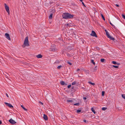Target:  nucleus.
Listing matches in <instances>:
<instances>
[{
    "mask_svg": "<svg viewBox=\"0 0 125 125\" xmlns=\"http://www.w3.org/2000/svg\"><path fill=\"white\" fill-rule=\"evenodd\" d=\"M91 62L94 65L95 64V62H94V60H91Z\"/></svg>",
    "mask_w": 125,
    "mask_h": 125,
    "instance_id": "obj_21",
    "label": "nucleus"
},
{
    "mask_svg": "<svg viewBox=\"0 0 125 125\" xmlns=\"http://www.w3.org/2000/svg\"><path fill=\"white\" fill-rule=\"evenodd\" d=\"M80 0V1H81V2H82V1H83L82 0Z\"/></svg>",
    "mask_w": 125,
    "mask_h": 125,
    "instance_id": "obj_52",
    "label": "nucleus"
},
{
    "mask_svg": "<svg viewBox=\"0 0 125 125\" xmlns=\"http://www.w3.org/2000/svg\"><path fill=\"white\" fill-rule=\"evenodd\" d=\"M112 26L113 27L115 28V27L114 25H113Z\"/></svg>",
    "mask_w": 125,
    "mask_h": 125,
    "instance_id": "obj_43",
    "label": "nucleus"
},
{
    "mask_svg": "<svg viewBox=\"0 0 125 125\" xmlns=\"http://www.w3.org/2000/svg\"><path fill=\"white\" fill-rule=\"evenodd\" d=\"M6 96H7L8 97H9V96L8 95V94H7V93H6Z\"/></svg>",
    "mask_w": 125,
    "mask_h": 125,
    "instance_id": "obj_42",
    "label": "nucleus"
},
{
    "mask_svg": "<svg viewBox=\"0 0 125 125\" xmlns=\"http://www.w3.org/2000/svg\"><path fill=\"white\" fill-rule=\"evenodd\" d=\"M112 63L114 64H117L116 62L115 61H113L112 62Z\"/></svg>",
    "mask_w": 125,
    "mask_h": 125,
    "instance_id": "obj_25",
    "label": "nucleus"
},
{
    "mask_svg": "<svg viewBox=\"0 0 125 125\" xmlns=\"http://www.w3.org/2000/svg\"><path fill=\"white\" fill-rule=\"evenodd\" d=\"M60 83L62 85H64L65 84L66 85V84L65 83V82L64 81H61L60 82Z\"/></svg>",
    "mask_w": 125,
    "mask_h": 125,
    "instance_id": "obj_12",
    "label": "nucleus"
},
{
    "mask_svg": "<svg viewBox=\"0 0 125 125\" xmlns=\"http://www.w3.org/2000/svg\"><path fill=\"white\" fill-rule=\"evenodd\" d=\"M104 93H105V92H104V91H102V96H104Z\"/></svg>",
    "mask_w": 125,
    "mask_h": 125,
    "instance_id": "obj_26",
    "label": "nucleus"
},
{
    "mask_svg": "<svg viewBox=\"0 0 125 125\" xmlns=\"http://www.w3.org/2000/svg\"><path fill=\"white\" fill-rule=\"evenodd\" d=\"M4 6L5 8V9L6 11L8 12V14H10V10L9 9V6L7 5L5 3L4 4Z\"/></svg>",
    "mask_w": 125,
    "mask_h": 125,
    "instance_id": "obj_3",
    "label": "nucleus"
},
{
    "mask_svg": "<svg viewBox=\"0 0 125 125\" xmlns=\"http://www.w3.org/2000/svg\"><path fill=\"white\" fill-rule=\"evenodd\" d=\"M2 122L0 120V124H2Z\"/></svg>",
    "mask_w": 125,
    "mask_h": 125,
    "instance_id": "obj_46",
    "label": "nucleus"
},
{
    "mask_svg": "<svg viewBox=\"0 0 125 125\" xmlns=\"http://www.w3.org/2000/svg\"><path fill=\"white\" fill-rule=\"evenodd\" d=\"M55 46L54 45H53L51 46V50L52 51H57V49L55 48Z\"/></svg>",
    "mask_w": 125,
    "mask_h": 125,
    "instance_id": "obj_4",
    "label": "nucleus"
},
{
    "mask_svg": "<svg viewBox=\"0 0 125 125\" xmlns=\"http://www.w3.org/2000/svg\"><path fill=\"white\" fill-rule=\"evenodd\" d=\"M69 25V24H67V25Z\"/></svg>",
    "mask_w": 125,
    "mask_h": 125,
    "instance_id": "obj_53",
    "label": "nucleus"
},
{
    "mask_svg": "<svg viewBox=\"0 0 125 125\" xmlns=\"http://www.w3.org/2000/svg\"><path fill=\"white\" fill-rule=\"evenodd\" d=\"M67 63L68 64H70V65H72V63L69 61H68Z\"/></svg>",
    "mask_w": 125,
    "mask_h": 125,
    "instance_id": "obj_35",
    "label": "nucleus"
},
{
    "mask_svg": "<svg viewBox=\"0 0 125 125\" xmlns=\"http://www.w3.org/2000/svg\"><path fill=\"white\" fill-rule=\"evenodd\" d=\"M43 117L45 120H47L48 119V118L47 116L45 114H44Z\"/></svg>",
    "mask_w": 125,
    "mask_h": 125,
    "instance_id": "obj_9",
    "label": "nucleus"
},
{
    "mask_svg": "<svg viewBox=\"0 0 125 125\" xmlns=\"http://www.w3.org/2000/svg\"><path fill=\"white\" fill-rule=\"evenodd\" d=\"M105 59H101L100 60V61L101 62H104Z\"/></svg>",
    "mask_w": 125,
    "mask_h": 125,
    "instance_id": "obj_22",
    "label": "nucleus"
},
{
    "mask_svg": "<svg viewBox=\"0 0 125 125\" xmlns=\"http://www.w3.org/2000/svg\"><path fill=\"white\" fill-rule=\"evenodd\" d=\"M90 84L93 85H95V83H92L90 81H89L88 82Z\"/></svg>",
    "mask_w": 125,
    "mask_h": 125,
    "instance_id": "obj_17",
    "label": "nucleus"
},
{
    "mask_svg": "<svg viewBox=\"0 0 125 125\" xmlns=\"http://www.w3.org/2000/svg\"><path fill=\"white\" fill-rule=\"evenodd\" d=\"M96 67H95V68H96ZM97 70V69H96V68H95L94 69V70L95 71L96 70Z\"/></svg>",
    "mask_w": 125,
    "mask_h": 125,
    "instance_id": "obj_50",
    "label": "nucleus"
},
{
    "mask_svg": "<svg viewBox=\"0 0 125 125\" xmlns=\"http://www.w3.org/2000/svg\"><path fill=\"white\" fill-rule=\"evenodd\" d=\"M101 15L102 18L103 19V20L104 21L105 20V18H104L103 15V14H101Z\"/></svg>",
    "mask_w": 125,
    "mask_h": 125,
    "instance_id": "obj_19",
    "label": "nucleus"
},
{
    "mask_svg": "<svg viewBox=\"0 0 125 125\" xmlns=\"http://www.w3.org/2000/svg\"><path fill=\"white\" fill-rule=\"evenodd\" d=\"M39 103L40 104H41V105H43V103L42 102H39Z\"/></svg>",
    "mask_w": 125,
    "mask_h": 125,
    "instance_id": "obj_39",
    "label": "nucleus"
},
{
    "mask_svg": "<svg viewBox=\"0 0 125 125\" xmlns=\"http://www.w3.org/2000/svg\"><path fill=\"white\" fill-rule=\"evenodd\" d=\"M116 64L118 65H120V64L119 63H117V64Z\"/></svg>",
    "mask_w": 125,
    "mask_h": 125,
    "instance_id": "obj_45",
    "label": "nucleus"
},
{
    "mask_svg": "<svg viewBox=\"0 0 125 125\" xmlns=\"http://www.w3.org/2000/svg\"><path fill=\"white\" fill-rule=\"evenodd\" d=\"M4 103L5 104H6L10 108H12L13 107V106L9 103L6 102H5Z\"/></svg>",
    "mask_w": 125,
    "mask_h": 125,
    "instance_id": "obj_8",
    "label": "nucleus"
},
{
    "mask_svg": "<svg viewBox=\"0 0 125 125\" xmlns=\"http://www.w3.org/2000/svg\"><path fill=\"white\" fill-rule=\"evenodd\" d=\"M80 69H79V68L77 69V72H77L78 73H79L78 71H80Z\"/></svg>",
    "mask_w": 125,
    "mask_h": 125,
    "instance_id": "obj_36",
    "label": "nucleus"
},
{
    "mask_svg": "<svg viewBox=\"0 0 125 125\" xmlns=\"http://www.w3.org/2000/svg\"><path fill=\"white\" fill-rule=\"evenodd\" d=\"M67 101L68 102H73V99H71L70 100H67Z\"/></svg>",
    "mask_w": 125,
    "mask_h": 125,
    "instance_id": "obj_13",
    "label": "nucleus"
},
{
    "mask_svg": "<svg viewBox=\"0 0 125 125\" xmlns=\"http://www.w3.org/2000/svg\"><path fill=\"white\" fill-rule=\"evenodd\" d=\"M81 111V110H77V113H79V112H80Z\"/></svg>",
    "mask_w": 125,
    "mask_h": 125,
    "instance_id": "obj_29",
    "label": "nucleus"
},
{
    "mask_svg": "<svg viewBox=\"0 0 125 125\" xmlns=\"http://www.w3.org/2000/svg\"><path fill=\"white\" fill-rule=\"evenodd\" d=\"M85 71L86 73V74H88L89 73V71L88 70H85Z\"/></svg>",
    "mask_w": 125,
    "mask_h": 125,
    "instance_id": "obj_33",
    "label": "nucleus"
},
{
    "mask_svg": "<svg viewBox=\"0 0 125 125\" xmlns=\"http://www.w3.org/2000/svg\"><path fill=\"white\" fill-rule=\"evenodd\" d=\"M73 88H74V87H73V86H72V89H73Z\"/></svg>",
    "mask_w": 125,
    "mask_h": 125,
    "instance_id": "obj_49",
    "label": "nucleus"
},
{
    "mask_svg": "<svg viewBox=\"0 0 125 125\" xmlns=\"http://www.w3.org/2000/svg\"><path fill=\"white\" fill-rule=\"evenodd\" d=\"M82 4L85 7V5L84 4V3L83 2H82Z\"/></svg>",
    "mask_w": 125,
    "mask_h": 125,
    "instance_id": "obj_38",
    "label": "nucleus"
},
{
    "mask_svg": "<svg viewBox=\"0 0 125 125\" xmlns=\"http://www.w3.org/2000/svg\"><path fill=\"white\" fill-rule=\"evenodd\" d=\"M115 6H116L117 7H119V5H118L117 4H115Z\"/></svg>",
    "mask_w": 125,
    "mask_h": 125,
    "instance_id": "obj_40",
    "label": "nucleus"
},
{
    "mask_svg": "<svg viewBox=\"0 0 125 125\" xmlns=\"http://www.w3.org/2000/svg\"><path fill=\"white\" fill-rule=\"evenodd\" d=\"M79 105V103H77L74 104V105Z\"/></svg>",
    "mask_w": 125,
    "mask_h": 125,
    "instance_id": "obj_24",
    "label": "nucleus"
},
{
    "mask_svg": "<svg viewBox=\"0 0 125 125\" xmlns=\"http://www.w3.org/2000/svg\"><path fill=\"white\" fill-rule=\"evenodd\" d=\"M122 97L125 99V95L124 94H123L122 95Z\"/></svg>",
    "mask_w": 125,
    "mask_h": 125,
    "instance_id": "obj_23",
    "label": "nucleus"
},
{
    "mask_svg": "<svg viewBox=\"0 0 125 125\" xmlns=\"http://www.w3.org/2000/svg\"><path fill=\"white\" fill-rule=\"evenodd\" d=\"M96 49L97 50L99 49V48L98 47H97L96 48Z\"/></svg>",
    "mask_w": 125,
    "mask_h": 125,
    "instance_id": "obj_48",
    "label": "nucleus"
},
{
    "mask_svg": "<svg viewBox=\"0 0 125 125\" xmlns=\"http://www.w3.org/2000/svg\"><path fill=\"white\" fill-rule=\"evenodd\" d=\"M110 23L112 25V26L113 25V24H112V23L110 21Z\"/></svg>",
    "mask_w": 125,
    "mask_h": 125,
    "instance_id": "obj_47",
    "label": "nucleus"
},
{
    "mask_svg": "<svg viewBox=\"0 0 125 125\" xmlns=\"http://www.w3.org/2000/svg\"><path fill=\"white\" fill-rule=\"evenodd\" d=\"M6 76V77L7 78L9 77V74L7 73H5V74H4Z\"/></svg>",
    "mask_w": 125,
    "mask_h": 125,
    "instance_id": "obj_11",
    "label": "nucleus"
},
{
    "mask_svg": "<svg viewBox=\"0 0 125 125\" xmlns=\"http://www.w3.org/2000/svg\"><path fill=\"white\" fill-rule=\"evenodd\" d=\"M62 66L60 65L57 67V68L58 69H59Z\"/></svg>",
    "mask_w": 125,
    "mask_h": 125,
    "instance_id": "obj_31",
    "label": "nucleus"
},
{
    "mask_svg": "<svg viewBox=\"0 0 125 125\" xmlns=\"http://www.w3.org/2000/svg\"><path fill=\"white\" fill-rule=\"evenodd\" d=\"M84 100H85L86 99V98L85 97H83V98Z\"/></svg>",
    "mask_w": 125,
    "mask_h": 125,
    "instance_id": "obj_41",
    "label": "nucleus"
},
{
    "mask_svg": "<svg viewBox=\"0 0 125 125\" xmlns=\"http://www.w3.org/2000/svg\"><path fill=\"white\" fill-rule=\"evenodd\" d=\"M108 38H109L111 40L113 41H114L115 40L114 38H113V37L111 36H110V37Z\"/></svg>",
    "mask_w": 125,
    "mask_h": 125,
    "instance_id": "obj_16",
    "label": "nucleus"
},
{
    "mask_svg": "<svg viewBox=\"0 0 125 125\" xmlns=\"http://www.w3.org/2000/svg\"><path fill=\"white\" fill-rule=\"evenodd\" d=\"M68 55V56H70V55L69 54H67Z\"/></svg>",
    "mask_w": 125,
    "mask_h": 125,
    "instance_id": "obj_51",
    "label": "nucleus"
},
{
    "mask_svg": "<svg viewBox=\"0 0 125 125\" xmlns=\"http://www.w3.org/2000/svg\"><path fill=\"white\" fill-rule=\"evenodd\" d=\"M106 36H107V37H108V38H109V37H110V35L109 34L106 35Z\"/></svg>",
    "mask_w": 125,
    "mask_h": 125,
    "instance_id": "obj_34",
    "label": "nucleus"
},
{
    "mask_svg": "<svg viewBox=\"0 0 125 125\" xmlns=\"http://www.w3.org/2000/svg\"><path fill=\"white\" fill-rule=\"evenodd\" d=\"M53 14L51 13L50 15V16L49 17V19H51L52 18V16L53 15Z\"/></svg>",
    "mask_w": 125,
    "mask_h": 125,
    "instance_id": "obj_15",
    "label": "nucleus"
},
{
    "mask_svg": "<svg viewBox=\"0 0 125 125\" xmlns=\"http://www.w3.org/2000/svg\"><path fill=\"white\" fill-rule=\"evenodd\" d=\"M83 121L85 122L86 123V121L85 120H83Z\"/></svg>",
    "mask_w": 125,
    "mask_h": 125,
    "instance_id": "obj_44",
    "label": "nucleus"
},
{
    "mask_svg": "<svg viewBox=\"0 0 125 125\" xmlns=\"http://www.w3.org/2000/svg\"><path fill=\"white\" fill-rule=\"evenodd\" d=\"M71 85H69L68 86V88H69L71 87Z\"/></svg>",
    "mask_w": 125,
    "mask_h": 125,
    "instance_id": "obj_37",
    "label": "nucleus"
},
{
    "mask_svg": "<svg viewBox=\"0 0 125 125\" xmlns=\"http://www.w3.org/2000/svg\"><path fill=\"white\" fill-rule=\"evenodd\" d=\"M5 36L6 38L8 40H11L10 38V37L8 33H6L5 34Z\"/></svg>",
    "mask_w": 125,
    "mask_h": 125,
    "instance_id": "obj_7",
    "label": "nucleus"
},
{
    "mask_svg": "<svg viewBox=\"0 0 125 125\" xmlns=\"http://www.w3.org/2000/svg\"><path fill=\"white\" fill-rule=\"evenodd\" d=\"M91 36H94L95 37H97V36L96 35V33L95 32L93 31H92V33L91 34Z\"/></svg>",
    "mask_w": 125,
    "mask_h": 125,
    "instance_id": "obj_5",
    "label": "nucleus"
},
{
    "mask_svg": "<svg viewBox=\"0 0 125 125\" xmlns=\"http://www.w3.org/2000/svg\"><path fill=\"white\" fill-rule=\"evenodd\" d=\"M76 82H74L72 83V85H74L76 84Z\"/></svg>",
    "mask_w": 125,
    "mask_h": 125,
    "instance_id": "obj_30",
    "label": "nucleus"
},
{
    "mask_svg": "<svg viewBox=\"0 0 125 125\" xmlns=\"http://www.w3.org/2000/svg\"><path fill=\"white\" fill-rule=\"evenodd\" d=\"M28 36L26 37L25 39L24 44L22 45L23 47H25L26 46H28L30 45L28 43Z\"/></svg>",
    "mask_w": 125,
    "mask_h": 125,
    "instance_id": "obj_2",
    "label": "nucleus"
},
{
    "mask_svg": "<svg viewBox=\"0 0 125 125\" xmlns=\"http://www.w3.org/2000/svg\"><path fill=\"white\" fill-rule=\"evenodd\" d=\"M9 122L11 124H15L16 122H15L14 120H13L12 119H11L9 121Z\"/></svg>",
    "mask_w": 125,
    "mask_h": 125,
    "instance_id": "obj_6",
    "label": "nucleus"
},
{
    "mask_svg": "<svg viewBox=\"0 0 125 125\" xmlns=\"http://www.w3.org/2000/svg\"><path fill=\"white\" fill-rule=\"evenodd\" d=\"M91 110L95 114L96 113V112L95 111L94 109L93 108H91Z\"/></svg>",
    "mask_w": 125,
    "mask_h": 125,
    "instance_id": "obj_14",
    "label": "nucleus"
},
{
    "mask_svg": "<svg viewBox=\"0 0 125 125\" xmlns=\"http://www.w3.org/2000/svg\"><path fill=\"white\" fill-rule=\"evenodd\" d=\"M122 17L124 19H125V15L122 14Z\"/></svg>",
    "mask_w": 125,
    "mask_h": 125,
    "instance_id": "obj_32",
    "label": "nucleus"
},
{
    "mask_svg": "<svg viewBox=\"0 0 125 125\" xmlns=\"http://www.w3.org/2000/svg\"><path fill=\"white\" fill-rule=\"evenodd\" d=\"M62 16L63 18L68 19L72 18L73 17L74 15L68 13H64L63 14Z\"/></svg>",
    "mask_w": 125,
    "mask_h": 125,
    "instance_id": "obj_1",
    "label": "nucleus"
},
{
    "mask_svg": "<svg viewBox=\"0 0 125 125\" xmlns=\"http://www.w3.org/2000/svg\"><path fill=\"white\" fill-rule=\"evenodd\" d=\"M21 107L25 111H27V109L25 108L23 105H21Z\"/></svg>",
    "mask_w": 125,
    "mask_h": 125,
    "instance_id": "obj_18",
    "label": "nucleus"
},
{
    "mask_svg": "<svg viewBox=\"0 0 125 125\" xmlns=\"http://www.w3.org/2000/svg\"><path fill=\"white\" fill-rule=\"evenodd\" d=\"M104 31H105V32L106 33V35L109 34V33L107 31V30H105Z\"/></svg>",
    "mask_w": 125,
    "mask_h": 125,
    "instance_id": "obj_20",
    "label": "nucleus"
},
{
    "mask_svg": "<svg viewBox=\"0 0 125 125\" xmlns=\"http://www.w3.org/2000/svg\"><path fill=\"white\" fill-rule=\"evenodd\" d=\"M42 55L41 54H39L36 56L38 58H40L42 57Z\"/></svg>",
    "mask_w": 125,
    "mask_h": 125,
    "instance_id": "obj_10",
    "label": "nucleus"
},
{
    "mask_svg": "<svg viewBox=\"0 0 125 125\" xmlns=\"http://www.w3.org/2000/svg\"><path fill=\"white\" fill-rule=\"evenodd\" d=\"M113 66L115 68H117L118 67V66H115V65H113Z\"/></svg>",
    "mask_w": 125,
    "mask_h": 125,
    "instance_id": "obj_27",
    "label": "nucleus"
},
{
    "mask_svg": "<svg viewBox=\"0 0 125 125\" xmlns=\"http://www.w3.org/2000/svg\"><path fill=\"white\" fill-rule=\"evenodd\" d=\"M106 109V107H103L102 108V109L103 110H105Z\"/></svg>",
    "mask_w": 125,
    "mask_h": 125,
    "instance_id": "obj_28",
    "label": "nucleus"
}]
</instances>
